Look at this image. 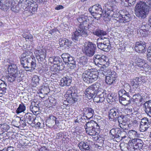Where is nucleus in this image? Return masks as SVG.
Returning a JSON list of instances; mask_svg holds the SVG:
<instances>
[{"instance_id": "f257e3e1", "label": "nucleus", "mask_w": 151, "mask_h": 151, "mask_svg": "<svg viewBox=\"0 0 151 151\" xmlns=\"http://www.w3.org/2000/svg\"><path fill=\"white\" fill-rule=\"evenodd\" d=\"M114 10L112 8L107 9L104 13H102V17H104V19L108 17L111 18V17H114L116 21L115 24L117 26H120L121 23H125L130 20L131 16L128 12H124L122 11L118 12Z\"/></svg>"}, {"instance_id": "f03ea898", "label": "nucleus", "mask_w": 151, "mask_h": 151, "mask_svg": "<svg viewBox=\"0 0 151 151\" xmlns=\"http://www.w3.org/2000/svg\"><path fill=\"white\" fill-rule=\"evenodd\" d=\"M82 24H80L78 28L73 32L72 36V39L74 41H78L80 37L82 36L85 37L88 35L87 30V22H88L89 19L88 17L84 15H82Z\"/></svg>"}, {"instance_id": "7ed1b4c3", "label": "nucleus", "mask_w": 151, "mask_h": 151, "mask_svg": "<svg viewBox=\"0 0 151 151\" xmlns=\"http://www.w3.org/2000/svg\"><path fill=\"white\" fill-rule=\"evenodd\" d=\"M20 60L22 65L26 71L32 72L35 69L36 66V60L31 56L23 53L21 56Z\"/></svg>"}, {"instance_id": "20e7f679", "label": "nucleus", "mask_w": 151, "mask_h": 151, "mask_svg": "<svg viewBox=\"0 0 151 151\" xmlns=\"http://www.w3.org/2000/svg\"><path fill=\"white\" fill-rule=\"evenodd\" d=\"M150 7L145 3L140 1L136 5L134 12L136 15L139 18L144 19L148 15Z\"/></svg>"}, {"instance_id": "39448f33", "label": "nucleus", "mask_w": 151, "mask_h": 151, "mask_svg": "<svg viewBox=\"0 0 151 151\" xmlns=\"http://www.w3.org/2000/svg\"><path fill=\"white\" fill-rule=\"evenodd\" d=\"M101 89H101V84L96 82L85 90L84 92L85 96L89 99H91L95 96L98 91Z\"/></svg>"}, {"instance_id": "423d86ee", "label": "nucleus", "mask_w": 151, "mask_h": 151, "mask_svg": "<svg viewBox=\"0 0 151 151\" xmlns=\"http://www.w3.org/2000/svg\"><path fill=\"white\" fill-rule=\"evenodd\" d=\"M86 127L85 128V130L87 134L91 136H95L99 134V131L96 130L94 127L95 126H97L98 125L93 120H91L88 122L86 121Z\"/></svg>"}, {"instance_id": "0eeeda50", "label": "nucleus", "mask_w": 151, "mask_h": 151, "mask_svg": "<svg viewBox=\"0 0 151 151\" xmlns=\"http://www.w3.org/2000/svg\"><path fill=\"white\" fill-rule=\"evenodd\" d=\"M96 50V44L91 42H85L83 50L86 55L89 57L92 56L94 54Z\"/></svg>"}, {"instance_id": "6e6552de", "label": "nucleus", "mask_w": 151, "mask_h": 151, "mask_svg": "<svg viewBox=\"0 0 151 151\" xmlns=\"http://www.w3.org/2000/svg\"><path fill=\"white\" fill-rule=\"evenodd\" d=\"M98 41H102L101 42L97 43L98 47L104 51L107 52L109 51L110 47V42L109 39L108 38L104 37V38H99Z\"/></svg>"}, {"instance_id": "1a4fd4ad", "label": "nucleus", "mask_w": 151, "mask_h": 151, "mask_svg": "<svg viewBox=\"0 0 151 151\" xmlns=\"http://www.w3.org/2000/svg\"><path fill=\"white\" fill-rule=\"evenodd\" d=\"M93 60L94 62L96 65H98L99 67L102 66L103 68H104V67H106L104 63L105 62H107L108 61V58L104 55H95L93 58Z\"/></svg>"}, {"instance_id": "9d476101", "label": "nucleus", "mask_w": 151, "mask_h": 151, "mask_svg": "<svg viewBox=\"0 0 151 151\" xmlns=\"http://www.w3.org/2000/svg\"><path fill=\"white\" fill-rule=\"evenodd\" d=\"M93 13L92 15L97 20L99 19L102 16L103 9L101 5L96 4L93 6Z\"/></svg>"}, {"instance_id": "9b49d317", "label": "nucleus", "mask_w": 151, "mask_h": 151, "mask_svg": "<svg viewBox=\"0 0 151 151\" xmlns=\"http://www.w3.org/2000/svg\"><path fill=\"white\" fill-rule=\"evenodd\" d=\"M120 112V110L117 108H114L109 110V119L111 121L116 122L117 118Z\"/></svg>"}, {"instance_id": "f8f14e48", "label": "nucleus", "mask_w": 151, "mask_h": 151, "mask_svg": "<svg viewBox=\"0 0 151 151\" xmlns=\"http://www.w3.org/2000/svg\"><path fill=\"white\" fill-rule=\"evenodd\" d=\"M35 53L36 55L37 58L39 61H42L45 58L46 55V50L45 48L40 50H37Z\"/></svg>"}, {"instance_id": "ddd939ff", "label": "nucleus", "mask_w": 151, "mask_h": 151, "mask_svg": "<svg viewBox=\"0 0 151 151\" xmlns=\"http://www.w3.org/2000/svg\"><path fill=\"white\" fill-rule=\"evenodd\" d=\"M146 46L145 42H136L134 49L137 52L143 53L146 51L145 49Z\"/></svg>"}, {"instance_id": "4468645a", "label": "nucleus", "mask_w": 151, "mask_h": 151, "mask_svg": "<svg viewBox=\"0 0 151 151\" xmlns=\"http://www.w3.org/2000/svg\"><path fill=\"white\" fill-rule=\"evenodd\" d=\"M10 76H9L7 77L6 79L7 81L10 82H12L16 79L18 82H20L22 80V78L21 77V74L20 73L18 74H11Z\"/></svg>"}, {"instance_id": "2eb2a0df", "label": "nucleus", "mask_w": 151, "mask_h": 151, "mask_svg": "<svg viewBox=\"0 0 151 151\" xmlns=\"http://www.w3.org/2000/svg\"><path fill=\"white\" fill-rule=\"evenodd\" d=\"M116 73L114 72H111L106 77V82L108 84H111L115 81L116 78Z\"/></svg>"}, {"instance_id": "dca6fc26", "label": "nucleus", "mask_w": 151, "mask_h": 151, "mask_svg": "<svg viewBox=\"0 0 151 151\" xmlns=\"http://www.w3.org/2000/svg\"><path fill=\"white\" fill-rule=\"evenodd\" d=\"M132 142L135 149L140 150L142 148L144 143L141 139L134 138L132 140Z\"/></svg>"}, {"instance_id": "f3484780", "label": "nucleus", "mask_w": 151, "mask_h": 151, "mask_svg": "<svg viewBox=\"0 0 151 151\" xmlns=\"http://www.w3.org/2000/svg\"><path fill=\"white\" fill-rule=\"evenodd\" d=\"M35 118L33 116V114L30 113L26 114L24 116V121L27 122L28 123H35Z\"/></svg>"}, {"instance_id": "a211bd4d", "label": "nucleus", "mask_w": 151, "mask_h": 151, "mask_svg": "<svg viewBox=\"0 0 151 151\" xmlns=\"http://www.w3.org/2000/svg\"><path fill=\"white\" fill-rule=\"evenodd\" d=\"M131 101H132L137 104H139L143 101H144V98L139 94L134 95L131 99Z\"/></svg>"}, {"instance_id": "6ab92c4d", "label": "nucleus", "mask_w": 151, "mask_h": 151, "mask_svg": "<svg viewBox=\"0 0 151 151\" xmlns=\"http://www.w3.org/2000/svg\"><path fill=\"white\" fill-rule=\"evenodd\" d=\"M72 44V41L68 39L63 38L60 39L59 44L60 47L64 46L65 47H69L71 46Z\"/></svg>"}, {"instance_id": "aec40b11", "label": "nucleus", "mask_w": 151, "mask_h": 151, "mask_svg": "<svg viewBox=\"0 0 151 151\" xmlns=\"http://www.w3.org/2000/svg\"><path fill=\"white\" fill-rule=\"evenodd\" d=\"M8 71L11 74H15L20 73H18L17 67L15 64L10 63L8 66Z\"/></svg>"}, {"instance_id": "412c9836", "label": "nucleus", "mask_w": 151, "mask_h": 151, "mask_svg": "<svg viewBox=\"0 0 151 151\" xmlns=\"http://www.w3.org/2000/svg\"><path fill=\"white\" fill-rule=\"evenodd\" d=\"M72 81L71 79L68 76L63 77L60 81V85L61 86H68L70 85Z\"/></svg>"}, {"instance_id": "4be33fe9", "label": "nucleus", "mask_w": 151, "mask_h": 151, "mask_svg": "<svg viewBox=\"0 0 151 151\" xmlns=\"http://www.w3.org/2000/svg\"><path fill=\"white\" fill-rule=\"evenodd\" d=\"M82 78L85 82L88 83H91L89 70L84 71L82 75Z\"/></svg>"}, {"instance_id": "5701e85b", "label": "nucleus", "mask_w": 151, "mask_h": 151, "mask_svg": "<svg viewBox=\"0 0 151 151\" xmlns=\"http://www.w3.org/2000/svg\"><path fill=\"white\" fill-rule=\"evenodd\" d=\"M6 83L0 80V97H2L6 93Z\"/></svg>"}, {"instance_id": "b1692460", "label": "nucleus", "mask_w": 151, "mask_h": 151, "mask_svg": "<svg viewBox=\"0 0 151 151\" xmlns=\"http://www.w3.org/2000/svg\"><path fill=\"white\" fill-rule=\"evenodd\" d=\"M144 110L148 115L151 114V100L146 102L144 104Z\"/></svg>"}, {"instance_id": "393cba45", "label": "nucleus", "mask_w": 151, "mask_h": 151, "mask_svg": "<svg viewBox=\"0 0 151 151\" xmlns=\"http://www.w3.org/2000/svg\"><path fill=\"white\" fill-rule=\"evenodd\" d=\"M127 135V132L123 130H118L117 138L120 140L125 138Z\"/></svg>"}, {"instance_id": "a878e982", "label": "nucleus", "mask_w": 151, "mask_h": 151, "mask_svg": "<svg viewBox=\"0 0 151 151\" xmlns=\"http://www.w3.org/2000/svg\"><path fill=\"white\" fill-rule=\"evenodd\" d=\"M106 91L103 89H101L99 91H98L96 94L98 95V96L100 98V101H104L105 98L107 96V93H106Z\"/></svg>"}, {"instance_id": "bb28decb", "label": "nucleus", "mask_w": 151, "mask_h": 151, "mask_svg": "<svg viewBox=\"0 0 151 151\" xmlns=\"http://www.w3.org/2000/svg\"><path fill=\"white\" fill-rule=\"evenodd\" d=\"M126 93L123 95L122 96L123 98L125 99L123 100V101H119L120 103L124 105H127L128 104L131 103V98L129 96V95H127Z\"/></svg>"}, {"instance_id": "cd10ccee", "label": "nucleus", "mask_w": 151, "mask_h": 151, "mask_svg": "<svg viewBox=\"0 0 151 151\" xmlns=\"http://www.w3.org/2000/svg\"><path fill=\"white\" fill-rule=\"evenodd\" d=\"M39 104H37L38 106H34V103H31V105L30 106V108L31 111L35 115H37L40 113Z\"/></svg>"}, {"instance_id": "c85d7f7f", "label": "nucleus", "mask_w": 151, "mask_h": 151, "mask_svg": "<svg viewBox=\"0 0 151 151\" xmlns=\"http://www.w3.org/2000/svg\"><path fill=\"white\" fill-rule=\"evenodd\" d=\"M49 60L51 63H53L54 64L58 65L62 61L61 58L58 56L50 57L49 58Z\"/></svg>"}, {"instance_id": "c756f323", "label": "nucleus", "mask_w": 151, "mask_h": 151, "mask_svg": "<svg viewBox=\"0 0 151 151\" xmlns=\"http://www.w3.org/2000/svg\"><path fill=\"white\" fill-rule=\"evenodd\" d=\"M78 146L80 149L82 151H87L89 149L88 144L83 142H80Z\"/></svg>"}, {"instance_id": "7c9ffc66", "label": "nucleus", "mask_w": 151, "mask_h": 151, "mask_svg": "<svg viewBox=\"0 0 151 151\" xmlns=\"http://www.w3.org/2000/svg\"><path fill=\"white\" fill-rule=\"evenodd\" d=\"M89 72L91 77L90 80L91 83H92L97 79L99 73L97 72L91 71L90 70H89Z\"/></svg>"}, {"instance_id": "2f4dec72", "label": "nucleus", "mask_w": 151, "mask_h": 151, "mask_svg": "<svg viewBox=\"0 0 151 151\" xmlns=\"http://www.w3.org/2000/svg\"><path fill=\"white\" fill-rule=\"evenodd\" d=\"M117 120L119 123V124H124L125 123L128 121V119L126 116L121 115L118 116L117 118Z\"/></svg>"}, {"instance_id": "473e14b6", "label": "nucleus", "mask_w": 151, "mask_h": 151, "mask_svg": "<svg viewBox=\"0 0 151 151\" xmlns=\"http://www.w3.org/2000/svg\"><path fill=\"white\" fill-rule=\"evenodd\" d=\"M93 34L96 36L100 37L102 36L106 35V32L104 31L103 29H97L93 32Z\"/></svg>"}, {"instance_id": "72a5a7b5", "label": "nucleus", "mask_w": 151, "mask_h": 151, "mask_svg": "<svg viewBox=\"0 0 151 151\" xmlns=\"http://www.w3.org/2000/svg\"><path fill=\"white\" fill-rule=\"evenodd\" d=\"M11 4L3 3L0 2V9L5 12L7 11L11 7Z\"/></svg>"}, {"instance_id": "f704fd0d", "label": "nucleus", "mask_w": 151, "mask_h": 151, "mask_svg": "<svg viewBox=\"0 0 151 151\" xmlns=\"http://www.w3.org/2000/svg\"><path fill=\"white\" fill-rule=\"evenodd\" d=\"M57 118L53 116H50L49 118L47 120V122L50 124V126H51L52 125H53L56 123Z\"/></svg>"}, {"instance_id": "c9c22d12", "label": "nucleus", "mask_w": 151, "mask_h": 151, "mask_svg": "<svg viewBox=\"0 0 151 151\" xmlns=\"http://www.w3.org/2000/svg\"><path fill=\"white\" fill-rule=\"evenodd\" d=\"M11 10L15 13H17L20 10V8L19 7V4H16L15 2H13L11 4Z\"/></svg>"}, {"instance_id": "e433bc0d", "label": "nucleus", "mask_w": 151, "mask_h": 151, "mask_svg": "<svg viewBox=\"0 0 151 151\" xmlns=\"http://www.w3.org/2000/svg\"><path fill=\"white\" fill-rule=\"evenodd\" d=\"M126 93V95H129V93L128 92H127L124 89H121L119 90L118 92V95L119 97V101H122L123 100L125 99V98H123L122 96L123 95Z\"/></svg>"}, {"instance_id": "4c0bfd02", "label": "nucleus", "mask_w": 151, "mask_h": 151, "mask_svg": "<svg viewBox=\"0 0 151 151\" xmlns=\"http://www.w3.org/2000/svg\"><path fill=\"white\" fill-rule=\"evenodd\" d=\"M67 63L72 65L70 66L72 68H73L76 67V62L74 60L73 58L70 55L68 59Z\"/></svg>"}, {"instance_id": "58836bf2", "label": "nucleus", "mask_w": 151, "mask_h": 151, "mask_svg": "<svg viewBox=\"0 0 151 151\" xmlns=\"http://www.w3.org/2000/svg\"><path fill=\"white\" fill-rule=\"evenodd\" d=\"M129 137L131 138H133L139 137V134L135 130H131L128 132Z\"/></svg>"}, {"instance_id": "ea45409f", "label": "nucleus", "mask_w": 151, "mask_h": 151, "mask_svg": "<svg viewBox=\"0 0 151 151\" xmlns=\"http://www.w3.org/2000/svg\"><path fill=\"white\" fill-rule=\"evenodd\" d=\"M26 110V107L23 104H20L16 110V113L17 114L24 112Z\"/></svg>"}, {"instance_id": "a19ab883", "label": "nucleus", "mask_w": 151, "mask_h": 151, "mask_svg": "<svg viewBox=\"0 0 151 151\" xmlns=\"http://www.w3.org/2000/svg\"><path fill=\"white\" fill-rule=\"evenodd\" d=\"M86 109L88 111L87 115L89 117V119H90L92 118L93 115L94 113V110L93 109L90 108H88Z\"/></svg>"}, {"instance_id": "79ce46f5", "label": "nucleus", "mask_w": 151, "mask_h": 151, "mask_svg": "<svg viewBox=\"0 0 151 151\" xmlns=\"http://www.w3.org/2000/svg\"><path fill=\"white\" fill-rule=\"evenodd\" d=\"M140 124L146 127H148L150 124L149 120L146 117H144L142 119Z\"/></svg>"}, {"instance_id": "37998d69", "label": "nucleus", "mask_w": 151, "mask_h": 151, "mask_svg": "<svg viewBox=\"0 0 151 151\" xmlns=\"http://www.w3.org/2000/svg\"><path fill=\"white\" fill-rule=\"evenodd\" d=\"M94 22H92L91 23L89 24H87V27L88 29H89L91 31H93L96 28V26L95 25Z\"/></svg>"}, {"instance_id": "c03bdc74", "label": "nucleus", "mask_w": 151, "mask_h": 151, "mask_svg": "<svg viewBox=\"0 0 151 151\" xmlns=\"http://www.w3.org/2000/svg\"><path fill=\"white\" fill-rule=\"evenodd\" d=\"M115 101V99L114 97V95L112 94H109L107 95V101L109 103L114 101Z\"/></svg>"}, {"instance_id": "a18cd8bd", "label": "nucleus", "mask_w": 151, "mask_h": 151, "mask_svg": "<svg viewBox=\"0 0 151 151\" xmlns=\"http://www.w3.org/2000/svg\"><path fill=\"white\" fill-rule=\"evenodd\" d=\"M136 78L139 85L144 83L146 82V81L144 79L143 76L136 77Z\"/></svg>"}, {"instance_id": "49530a36", "label": "nucleus", "mask_w": 151, "mask_h": 151, "mask_svg": "<svg viewBox=\"0 0 151 151\" xmlns=\"http://www.w3.org/2000/svg\"><path fill=\"white\" fill-rule=\"evenodd\" d=\"M110 133L112 136V137L117 138V130L116 131L114 129H112L110 130Z\"/></svg>"}, {"instance_id": "de8ad7c7", "label": "nucleus", "mask_w": 151, "mask_h": 151, "mask_svg": "<svg viewBox=\"0 0 151 151\" xmlns=\"http://www.w3.org/2000/svg\"><path fill=\"white\" fill-rule=\"evenodd\" d=\"M148 53L147 55V59L151 62V47H149L147 49Z\"/></svg>"}, {"instance_id": "09e8293b", "label": "nucleus", "mask_w": 151, "mask_h": 151, "mask_svg": "<svg viewBox=\"0 0 151 151\" xmlns=\"http://www.w3.org/2000/svg\"><path fill=\"white\" fill-rule=\"evenodd\" d=\"M70 55L68 53H63L61 55V57L63 59V60L66 63L67 62V60L69 58V57L70 56Z\"/></svg>"}, {"instance_id": "8fccbe9b", "label": "nucleus", "mask_w": 151, "mask_h": 151, "mask_svg": "<svg viewBox=\"0 0 151 151\" xmlns=\"http://www.w3.org/2000/svg\"><path fill=\"white\" fill-rule=\"evenodd\" d=\"M131 85L133 86H134L135 88L138 87L139 86V84L138 83V82L136 78L131 80Z\"/></svg>"}, {"instance_id": "3c124183", "label": "nucleus", "mask_w": 151, "mask_h": 151, "mask_svg": "<svg viewBox=\"0 0 151 151\" xmlns=\"http://www.w3.org/2000/svg\"><path fill=\"white\" fill-rule=\"evenodd\" d=\"M138 60H139V62H138L137 63V65L138 67L144 68V66L145 65H147V64L145 63V62L143 61L141 59H139Z\"/></svg>"}, {"instance_id": "603ef678", "label": "nucleus", "mask_w": 151, "mask_h": 151, "mask_svg": "<svg viewBox=\"0 0 151 151\" xmlns=\"http://www.w3.org/2000/svg\"><path fill=\"white\" fill-rule=\"evenodd\" d=\"M119 126L122 129L121 130H126L128 129V125L126 124V122L124 124H119Z\"/></svg>"}, {"instance_id": "864d4df0", "label": "nucleus", "mask_w": 151, "mask_h": 151, "mask_svg": "<svg viewBox=\"0 0 151 151\" xmlns=\"http://www.w3.org/2000/svg\"><path fill=\"white\" fill-rule=\"evenodd\" d=\"M132 108H127L125 109V112L127 114V115H130L132 114Z\"/></svg>"}, {"instance_id": "5fc2aeb1", "label": "nucleus", "mask_w": 151, "mask_h": 151, "mask_svg": "<svg viewBox=\"0 0 151 151\" xmlns=\"http://www.w3.org/2000/svg\"><path fill=\"white\" fill-rule=\"evenodd\" d=\"M145 126L141 124L140 126V129L141 131L144 132L147 130L148 127Z\"/></svg>"}, {"instance_id": "6e6d98bb", "label": "nucleus", "mask_w": 151, "mask_h": 151, "mask_svg": "<svg viewBox=\"0 0 151 151\" xmlns=\"http://www.w3.org/2000/svg\"><path fill=\"white\" fill-rule=\"evenodd\" d=\"M86 60V59L84 58H81L80 61V65H85L87 63Z\"/></svg>"}, {"instance_id": "4d7b16f0", "label": "nucleus", "mask_w": 151, "mask_h": 151, "mask_svg": "<svg viewBox=\"0 0 151 151\" xmlns=\"http://www.w3.org/2000/svg\"><path fill=\"white\" fill-rule=\"evenodd\" d=\"M127 3H128V5L129 6L133 5L134 4L136 1V0H126Z\"/></svg>"}, {"instance_id": "13d9d810", "label": "nucleus", "mask_w": 151, "mask_h": 151, "mask_svg": "<svg viewBox=\"0 0 151 151\" xmlns=\"http://www.w3.org/2000/svg\"><path fill=\"white\" fill-rule=\"evenodd\" d=\"M23 37L25 38L26 39L31 40L33 39V37L31 34L27 35L24 34L23 35Z\"/></svg>"}, {"instance_id": "bf43d9fd", "label": "nucleus", "mask_w": 151, "mask_h": 151, "mask_svg": "<svg viewBox=\"0 0 151 151\" xmlns=\"http://www.w3.org/2000/svg\"><path fill=\"white\" fill-rule=\"evenodd\" d=\"M33 81H34L35 83H38L39 81V78L37 76H35L32 79Z\"/></svg>"}, {"instance_id": "052dcab7", "label": "nucleus", "mask_w": 151, "mask_h": 151, "mask_svg": "<svg viewBox=\"0 0 151 151\" xmlns=\"http://www.w3.org/2000/svg\"><path fill=\"white\" fill-rule=\"evenodd\" d=\"M14 150V148L12 147H9L6 149L4 148L3 149L2 151H13Z\"/></svg>"}, {"instance_id": "680f3d73", "label": "nucleus", "mask_w": 151, "mask_h": 151, "mask_svg": "<svg viewBox=\"0 0 151 151\" xmlns=\"http://www.w3.org/2000/svg\"><path fill=\"white\" fill-rule=\"evenodd\" d=\"M58 66H60V69L61 70H63L64 69L65 67V66L64 64L62 62L60 63L59 64H58Z\"/></svg>"}, {"instance_id": "e2e57ef3", "label": "nucleus", "mask_w": 151, "mask_h": 151, "mask_svg": "<svg viewBox=\"0 0 151 151\" xmlns=\"http://www.w3.org/2000/svg\"><path fill=\"white\" fill-rule=\"evenodd\" d=\"M100 99V98L99 96L98 97L95 96L93 100L95 102L97 103L102 102V101H99Z\"/></svg>"}, {"instance_id": "0e129e2a", "label": "nucleus", "mask_w": 151, "mask_h": 151, "mask_svg": "<svg viewBox=\"0 0 151 151\" xmlns=\"http://www.w3.org/2000/svg\"><path fill=\"white\" fill-rule=\"evenodd\" d=\"M27 0H17V1L19 4H26V3L28 4V3L27 2Z\"/></svg>"}, {"instance_id": "69168bd1", "label": "nucleus", "mask_w": 151, "mask_h": 151, "mask_svg": "<svg viewBox=\"0 0 151 151\" xmlns=\"http://www.w3.org/2000/svg\"><path fill=\"white\" fill-rule=\"evenodd\" d=\"M2 128L5 130H8L9 129V126L7 124H5L1 126Z\"/></svg>"}, {"instance_id": "338daca9", "label": "nucleus", "mask_w": 151, "mask_h": 151, "mask_svg": "<svg viewBox=\"0 0 151 151\" xmlns=\"http://www.w3.org/2000/svg\"><path fill=\"white\" fill-rule=\"evenodd\" d=\"M12 0H0V2L4 3L11 4Z\"/></svg>"}, {"instance_id": "774afa93", "label": "nucleus", "mask_w": 151, "mask_h": 151, "mask_svg": "<svg viewBox=\"0 0 151 151\" xmlns=\"http://www.w3.org/2000/svg\"><path fill=\"white\" fill-rule=\"evenodd\" d=\"M126 87L127 88V91L129 92L131 91V86H130L128 84H126L125 85L124 87Z\"/></svg>"}]
</instances>
